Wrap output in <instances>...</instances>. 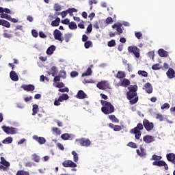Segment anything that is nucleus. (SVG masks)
Wrapping results in <instances>:
<instances>
[{
  "label": "nucleus",
  "mask_w": 175,
  "mask_h": 175,
  "mask_svg": "<svg viewBox=\"0 0 175 175\" xmlns=\"http://www.w3.org/2000/svg\"><path fill=\"white\" fill-rule=\"evenodd\" d=\"M144 128L148 132H150L154 129V123L150 122L147 119H144L143 124L138 123L136 127L130 131V133L135 135V137L137 140H139L142 137L141 131H143Z\"/></svg>",
  "instance_id": "1"
},
{
  "label": "nucleus",
  "mask_w": 175,
  "mask_h": 175,
  "mask_svg": "<svg viewBox=\"0 0 175 175\" xmlns=\"http://www.w3.org/2000/svg\"><path fill=\"white\" fill-rule=\"evenodd\" d=\"M128 89L129 91L127 92V99L130 100L131 105H135V103H137V101L139 100V97H135L137 96V85H130ZM133 98H135L132 99Z\"/></svg>",
  "instance_id": "2"
},
{
  "label": "nucleus",
  "mask_w": 175,
  "mask_h": 175,
  "mask_svg": "<svg viewBox=\"0 0 175 175\" xmlns=\"http://www.w3.org/2000/svg\"><path fill=\"white\" fill-rule=\"evenodd\" d=\"M100 103L102 105L101 111L104 113V114H111V113H114L115 108L114 106L112 105L111 103L106 100H101Z\"/></svg>",
  "instance_id": "3"
},
{
  "label": "nucleus",
  "mask_w": 175,
  "mask_h": 175,
  "mask_svg": "<svg viewBox=\"0 0 175 175\" xmlns=\"http://www.w3.org/2000/svg\"><path fill=\"white\" fill-rule=\"evenodd\" d=\"M9 167H10V163L6 161V159H5V157H1L0 161V170H2L3 172H6V170H8Z\"/></svg>",
  "instance_id": "4"
},
{
  "label": "nucleus",
  "mask_w": 175,
  "mask_h": 175,
  "mask_svg": "<svg viewBox=\"0 0 175 175\" xmlns=\"http://www.w3.org/2000/svg\"><path fill=\"white\" fill-rule=\"evenodd\" d=\"M96 87L98 88V90H103V91L105 90H110V88H110V84L109 82H107V81H101L98 82Z\"/></svg>",
  "instance_id": "5"
},
{
  "label": "nucleus",
  "mask_w": 175,
  "mask_h": 175,
  "mask_svg": "<svg viewBox=\"0 0 175 175\" xmlns=\"http://www.w3.org/2000/svg\"><path fill=\"white\" fill-rule=\"evenodd\" d=\"M128 51L131 54H134L136 58H139L140 57V49H139L137 46H130L128 47Z\"/></svg>",
  "instance_id": "6"
},
{
  "label": "nucleus",
  "mask_w": 175,
  "mask_h": 175,
  "mask_svg": "<svg viewBox=\"0 0 175 175\" xmlns=\"http://www.w3.org/2000/svg\"><path fill=\"white\" fill-rule=\"evenodd\" d=\"M76 142L82 147H90L91 146V141L87 138L77 139Z\"/></svg>",
  "instance_id": "7"
},
{
  "label": "nucleus",
  "mask_w": 175,
  "mask_h": 175,
  "mask_svg": "<svg viewBox=\"0 0 175 175\" xmlns=\"http://www.w3.org/2000/svg\"><path fill=\"white\" fill-rule=\"evenodd\" d=\"M2 129L5 133H7V135H16V132L17 129L14 127H9L6 126H3Z\"/></svg>",
  "instance_id": "8"
},
{
  "label": "nucleus",
  "mask_w": 175,
  "mask_h": 175,
  "mask_svg": "<svg viewBox=\"0 0 175 175\" xmlns=\"http://www.w3.org/2000/svg\"><path fill=\"white\" fill-rule=\"evenodd\" d=\"M153 166H159L161 167V166H164L165 170H169V166H167V164L166 162L162 160H159V161H154L152 163Z\"/></svg>",
  "instance_id": "9"
},
{
  "label": "nucleus",
  "mask_w": 175,
  "mask_h": 175,
  "mask_svg": "<svg viewBox=\"0 0 175 175\" xmlns=\"http://www.w3.org/2000/svg\"><path fill=\"white\" fill-rule=\"evenodd\" d=\"M64 167H77V164L72 160H66L62 163Z\"/></svg>",
  "instance_id": "10"
},
{
  "label": "nucleus",
  "mask_w": 175,
  "mask_h": 175,
  "mask_svg": "<svg viewBox=\"0 0 175 175\" xmlns=\"http://www.w3.org/2000/svg\"><path fill=\"white\" fill-rule=\"evenodd\" d=\"M53 36L56 40H59V42H61V43H62V42H64V39H62V33H61V31H59L58 29H55L53 31Z\"/></svg>",
  "instance_id": "11"
},
{
  "label": "nucleus",
  "mask_w": 175,
  "mask_h": 175,
  "mask_svg": "<svg viewBox=\"0 0 175 175\" xmlns=\"http://www.w3.org/2000/svg\"><path fill=\"white\" fill-rule=\"evenodd\" d=\"M143 140L145 143L149 144L150 143H152V142H155V138L152 135H147L143 137Z\"/></svg>",
  "instance_id": "12"
},
{
  "label": "nucleus",
  "mask_w": 175,
  "mask_h": 175,
  "mask_svg": "<svg viewBox=\"0 0 175 175\" xmlns=\"http://www.w3.org/2000/svg\"><path fill=\"white\" fill-rule=\"evenodd\" d=\"M21 88H23L24 91H27V92H29V91H35V86L33 85H22L21 86Z\"/></svg>",
  "instance_id": "13"
},
{
  "label": "nucleus",
  "mask_w": 175,
  "mask_h": 175,
  "mask_svg": "<svg viewBox=\"0 0 175 175\" xmlns=\"http://www.w3.org/2000/svg\"><path fill=\"white\" fill-rule=\"evenodd\" d=\"M143 90H145L147 94H152V91H153L152 85H151V83L148 82L144 85Z\"/></svg>",
  "instance_id": "14"
},
{
  "label": "nucleus",
  "mask_w": 175,
  "mask_h": 175,
  "mask_svg": "<svg viewBox=\"0 0 175 175\" xmlns=\"http://www.w3.org/2000/svg\"><path fill=\"white\" fill-rule=\"evenodd\" d=\"M122 27V24L119 23H115L112 25V28H116V31H117V33L116 35H121V33H122L123 31H122V28H121Z\"/></svg>",
  "instance_id": "15"
},
{
  "label": "nucleus",
  "mask_w": 175,
  "mask_h": 175,
  "mask_svg": "<svg viewBox=\"0 0 175 175\" xmlns=\"http://www.w3.org/2000/svg\"><path fill=\"white\" fill-rule=\"evenodd\" d=\"M108 126L111 128V129H113L114 132H120V131L122 130V127L120 125H114L113 123H109L108 124Z\"/></svg>",
  "instance_id": "16"
},
{
  "label": "nucleus",
  "mask_w": 175,
  "mask_h": 175,
  "mask_svg": "<svg viewBox=\"0 0 175 175\" xmlns=\"http://www.w3.org/2000/svg\"><path fill=\"white\" fill-rule=\"evenodd\" d=\"M33 139L38 142L39 144H44L46 143V139L43 137H38V135H33Z\"/></svg>",
  "instance_id": "17"
},
{
  "label": "nucleus",
  "mask_w": 175,
  "mask_h": 175,
  "mask_svg": "<svg viewBox=\"0 0 175 175\" xmlns=\"http://www.w3.org/2000/svg\"><path fill=\"white\" fill-rule=\"evenodd\" d=\"M131 85V81L129 79H123L122 81H121L120 83L118 85V87H124L126 88V87Z\"/></svg>",
  "instance_id": "18"
},
{
  "label": "nucleus",
  "mask_w": 175,
  "mask_h": 175,
  "mask_svg": "<svg viewBox=\"0 0 175 175\" xmlns=\"http://www.w3.org/2000/svg\"><path fill=\"white\" fill-rule=\"evenodd\" d=\"M10 77L12 81H18V75H17L16 71L12 70L10 73Z\"/></svg>",
  "instance_id": "19"
},
{
  "label": "nucleus",
  "mask_w": 175,
  "mask_h": 175,
  "mask_svg": "<svg viewBox=\"0 0 175 175\" xmlns=\"http://www.w3.org/2000/svg\"><path fill=\"white\" fill-rule=\"evenodd\" d=\"M77 99H85L87 94L83 90H79L76 96Z\"/></svg>",
  "instance_id": "20"
},
{
  "label": "nucleus",
  "mask_w": 175,
  "mask_h": 175,
  "mask_svg": "<svg viewBox=\"0 0 175 175\" xmlns=\"http://www.w3.org/2000/svg\"><path fill=\"white\" fill-rule=\"evenodd\" d=\"M167 159L169 162H172L174 165H175V154L174 153H169L167 154Z\"/></svg>",
  "instance_id": "21"
},
{
  "label": "nucleus",
  "mask_w": 175,
  "mask_h": 175,
  "mask_svg": "<svg viewBox=\"0 0 175 175\" xmlns=\"http://www.w3.org/2000/svg\"><path fill=\"white\" fill-rule=\"evenodd\" d=\"M166 75L169 79H174L175 77V72L173 68H169L166 72Z\"/></svg>",
  "instance_id": "22"
},
{
  "label": "nucleus",
  "mask_w": 175,
  "mask_h": 175,
  "mask_svg": "<svg viewBox=\"0 0 175 175\" xmlns=\"http://www.w3.org/2000/svg\"><path fill=\"white\" fill-rule=\"evenodd\" d=\"M158 54L159 57H169V53H167V51H165L164 49H159L158 51Z\"/></svg>",
  "instance_id": "23"
},
{
  "label": "nucleus",
  "mask_w": 175,
  "mask_h": 175,
  "mask_svg": "<svg viewBox=\"0 0 175 175\" xmlns=\"http://www.w3.org/2000/svg\"><path fill=\"white\" fill-rule=\"evenodd\" d=\"M136 151H137V155H139V157H146V155H147L146 154V150L142 146L140 147V150L139 149H137Z\"/></svg>",
  "instance_id": "24"
},
{
  "label": "nucleus",
  "mask_w": 175,
  "mask_h": 175,
  "mask_svg": "<svg viewBox=\"0 0 175 175\" xmlns=\"http://www.w3.org/2000/svg\"><path fill=\"white\" fill-rule=\"evenodd\" d=\"M57 73H58V70L57 69V67L52 66V68L50 70V72H49V75H51L53 77H55Z\"/></svg>",
  "instance_id": "25"
},
{
  "label": "nucleus",
  "mask_w": 175,
  "mask_h": 175,
  "mask_svg": "<svg viewBox=\"0 0 175 175\" xmlns=\"http://www.w3.org/2000/svg\"><path fill=\"white\" fill-rule=\"evenodd\" d=\"M54 51H55V46L51 45L47 49L46 54L48 55H51L52 54H53Z\"/></svg>",
  "instance_id": "26"
},
{
  "label": "nucleus",
  "mask_w": 175,
  "mask_h": 175,
  "mask_svg": "<svg viewBox=\"0 0 175 175\" xmlns=\"http://www.w3.org/2000/svg\"><path fill=\"white\" fill-rule=\"evenodd\" d=\"M59 23H61V18L59 17H57L55 21H53L51 23L52 27H58L59 25Z\"/></svg>",
  "instance_id": "27"
},
{
  "label": "nucleus",
  "mask_w": 175,
  "mask_h": 175,
  "mask_svg": "<svg viewBox=\"0 0 175 175\" xmlns=\"http://www.w3.org/2000/svg\"><path fill=\"white\" fill-rule=\"evenodd\" d=\"M3 144H11L13 143V138L12 137H8L2 141Z\"/></svg>",
  "instance_id": "28"
},
{
  "label": "nucleus",
  "mask_w": 175,
  "mask_h": 175,
  "mask_svg": "<svg viewBox=\"0 0 175 175\" xmlns=\"http://www.w3.org/2000/svg\"><path fill=\"white\" fill-rule=\"evenodd\" d=\"M60 102H64V100H68L69 99V95L67 94H63L62 95L59 96L58 98Z\"/></svg>",
  "instance_id": "29"
},
{
  "label": "nucleus",
  "mask_w": 175,
  "mask_h": 175,
  "mask_svg": "<svg viewBox=\"0 0 175 175\" xmlns=\"http://www.w3.org/2000/svg\"><path fill=\"white\" fill-rule=\"evenodd\" d=\"M109 120H111V121L112 122H114L116 124H119L120 123V120H118V118H117V117H116L115 115H110L109 116Z\"/></svg>",
  "instance_id": "30"
},
{
  "label": "nucleus",
  "mask_w": 175,
  "mask_h": 175,
  "mask_svg": "<svg viewBox=\"0 0 175 175\" xmlns=\"http://www.w3.org/2000/svg\"><path fill=\"white\" fill-rule=\"evenodd\" d=\"M32 111V116H36V114H38V111H39V106L37 104L33 105Z\"/></svg>",
  "instance_id": "31"
},
{
  "label": "nucleus",
  "mask_w": 175,
  "mask_h": 175,
  "mask_svg": "<svg viewBox=\"0 0 175 175\" xmlns=\"http://www.w3.org/2000/svg\"><path fill=\"white\" fill-rule=\"evenodd\" d=\"M125 76H126L125 72H124V71H118L117 75H116V77L117 79H125Z\"/></svg>",
  "instance_id": "32"
},
{
  "label": "nucleus",
  "mask_w": 175,
  "mask_h": 175,
  "mask_svg": "<svg viewBox=\"0 0 175 175\" xmlns=\"http://www.w3.org/2000/svg\"><path fill=\"white\" fill-rule=\"evenodd\" d=\"M92 75V70L91 68H88L86 70V72H83L82 74V77H85V76H91Z\"/></svg>",
  "instance_id": "33"
},
{
  "label": "nucleus",
  "mask_w": 175,
  "mask_h": 175,
  "mask_svg": "<svg viewBox=\"0 0 175 175\" xmlns=\"http://www.w3.org/2000/svg\"><path fill=\"white\" fill-rule=\"evenodd\" d=\"M31 159L32 161L36 162L37 163H38V162H40V157L38 156V154H33L31 155Z\"/></svg>",
  "instance_id": "34"
},
{
  "label": "nucleus",
  "mask_w": 175,
  "mask_h": 175,
  "mask_svg": "<svg viewBox=\"0 0 175 175\" xmlns=\"http://www.w3.org/2000/svg\"><path fill=\"white\" fill-rule=\"evenodd\" d=\"M0 13H1V14H5V13H8L10 14L11 11H10V9H8V8L3 9V8L0 7Z\"/></svg>",
  "instance_id": "35"
},
{
  "label": "nucleus",
  "mask_w": 175,
  "mask_h": 175,
  "mask_svg": "<svg viewBox=\"0 0 175 175\" xmlns=\"http://www.w3.org/2000/svg\"><path fill=\"white\" fill-rule=\"evenodd\" d=\"M68 27L70 29H77V25L75 22H70L69 23Z\"/></svg>",
  "instance_id": "36"
},
{
  "label": "nucleus",
  "mask_w": 175,
  "mask_h": 175,
  "mask_svg": "<svg viewBox=\"0 0 175 175\" xmlns=\"http://www.w3.org/2000/svg\"><path fill=\"white\" fill-rule=\"evenodd\" d=\"M72 155H73L74 162H77V161H79V154H77V152H76V151H72Z\"/></svg>",
  "instance_id": "37"
},
{
  "label": "nucleus",
  "mask_w": 175,
  "mask_h": 175,
  "mask_svg": "<svg viewBox=\"0 0 175 175\" xmlns=\"http://www.w3.org/2000/svg\"><path fill=\"white\" fill-rule=\"evenodd\" d=\"M0 17L1 18H5L6 20H8V21L12 20V16H10V15H8L7 14H1Z\"/></svg>",
  "instance_id": "38"
},
{
  "label": "nucleus",
  "mask_w": 175,
  "mask_h": 175,
  "mask_svg": "<svg viewBox=\"0 0 175 175\" xmlns=\"http://www.w3.org/2000/svg\"><path fill=\"white\" fill-rule=\"evenodd\" d=\"M67 13L70 14V16H72L73 13H77V10L76 8H68L66 10Z\"/></svg>",
  "instance_id": "39"
},
{
  "label": "nucleus",
  "mask_w": 175,
  "mask_h": 175,
  "mask_svg": "<svg viewBox=\"0 0 175 175\" xmlns=\"http://www.w3.org/2000/svg\"><path fill=\"white\" fill-rule=\"evenodd\" d=\"M138 75L143 76V77H148V73L145 70H138Z\"/></svg>",
  "instance_id": "40"
},
{
  "label": "nucleus",
  "mask_w": 175,
  "mask_h": 175,
  "mask_svg": "<svg viewBox=\"0 0 175 175\" xmlns=\"http://www.w3.org/2000/svg\"><path fill=\"white\" fill-rule=\"evenodd\" d=\"M85 49H90V47H92V41H86L84 43Z\"/></svg>",
  "instance_id": "41"
},
{
  "label": "nucleus",
  "mask_w": 175,
  "mask_h": 175,
  "mask_svg": "<svg viewBox=\"0 0 175 175\" xmlns=\"http://www.w3.org/2000/svg\"><path fill=\"white\" fill-rule=\"evenodd\" d=\"M16 175H29V172L24 170H18Z\"/></svg>",
  "instance_id": "42"
},
{
  "label": "nucleus",
  "mask_w": 175,
  "mask_h": 175,
  "mask_svg": "<svg viewBox=\"0 0 175 175\" xmlns=\"http://www.w3.org/2000/svg\"><path fill=\"white\" fill-rule=\"evenodd\" d=\"M70 38H72V34L67 33L64 35V40L66 42V43L69 42V40H70Z\"/></svg>",
  "instance_id": "43"
},
{
  "label": "nucleus",
  "mask_w": 175,
  "mask_h": 175,
  "mask_svg": "<svg viewBox=\"0 0 175 175\" xmlns=\"http://www.w3.org/2000/svg\"><path fill=\"white\" fill-rule=\"evenodd\" d=\"M108 47H114L116 46V40H111L107 43Z\"/></svg>",
  "instance_id": "44"
},
{
  "label": "nucleus",
  "mask_w": 175,
  "mask_h": 175,
  "mask_svg": "<svg viewBox=\"0 0 175 175\" xmlns=\"http://www.w3.org/2000/svg\"><path fill=\"white\" fill-rule=\"evenodd\" d=\"M62 79H66V71L65 70H61L59 71V75Z\"/></svg>",
  "instance_id": "45"
},
{
  "label": "nucleus",
  "mask_w": 175,
  "mask_h": 175,
  "mask_svg": "<svg viewBox=\"0 0 175 175\" xmlns=\"http://www.w3.org/2000/svg\"><path fill=\"white\" fill-rule=\"evenodd\" d=\"M152 70H159V69H161V66L158 63L153 64L152 66Z\"/></svg>",
  "instance_id": "46"
},
{
  "label": "nucleus",
  "mask_w": 175,
  "mask_h": 175,
  "mask_svg": "<svg viewBox=\"0 0 175 175\" xmlns=\"http://www.w3.org/2000/svg\"><path fill=\"white\" fill-rule=\"evenodd\" d=\"M70 137V136L68 134V133H64V134H62L61 135V138L63 139V140H69V138Z\"/></svg>",
  "instance_id": "47"
},
{
  "label": "nucleus",
  "mask_w": 175,
  "mask_h": 175,
  "mask_svg": "<svg viewBox=\"0 0 175 175\" xmlns=\"http://www.w3.org/2000/svg\"><path fill=\"white\" fill-rule=\"evenodd\" d=\"M3 27H5V28H10V23L8 21L3 20Z\"/></svg>",
  "instance_id": "48"
},
{
  "label": "nucleus",
  "mask_w": 175,
  "mask_h": 175,
  "mask_svg": "<svg viewBox=\"0 0 175 175\" xmlns=\"http://www.w3.org/2000/svg\"><path fill=\"white\" fill-rule=\"evenodd\" d=\"M53 8H54V10H55V12H59L61 11L62 7H61V5L55 3L54 5Z\"/></svg>",
  "instance_id": "49"
},
{
  "label": "nucleus",
  "mask_w": 175,
  "mask_h": 175,
  "mask_svg": "<svg viewBox=\"0 0 175 175\" xmlns=\"http://www.w3.org/2000/svg\"><path fill=\"white\" fill-rule=\"evenodd\" d=\"M55 87L57 88H64V87H65V83H64V82H57Z\"/></svg>",
  "instance_id": "50"
},
{
  "label": "nucleus",
  "mask_w": 175,
  "mask_h": 175,
  "mask_svg": "<svg viewBox=\"0 0 175 175\" xmlns=\"http://www.w3.org/2000/svg\"><path fill=\"white\" fill-rule=\"evenodd\" d=\"M152 159L153 161H161V159H162V157L161 156H158L157 154H153L152 157Z\"/></svg>",
  "instance_id": "51"
},
{
  "label": "nucleus",
  "mask_w": 175,
  "mask_h": 175,
  "mask_svg": "<svg viewBox=\"0 0 175 175\" xmlns=\"http://www.w3.org/2000/svg\"><path fill=\"white\" fill-rule=\"evenodd\" d=\"M52 131L55 132V133H56L57 135H61V130H59V129H58L57 127H53L52 129Z\"/></svg>",
  "instance_id": "52"
},
{
  "label": "nucleus",
  "mask_w": 175,
  "mask_h": 175,
  "mask_svg": "<svg viewBox=\"0 0 175 175\" xmlns=\"http://www.w3.org/2000/svg\"><path fill=\"white\" fill-rule=\"evenodd\" d=\"M127 146L131 148H137V145L134 142H129Z\"/></svg>",
  "instance_id": "53"
},
{
  "label": "nucleus",
  "mask_w": 175,
  "mask_h": 175,
  "mask_svg": "<svg viewBox=\"0 0 175 175\" xmlns=\"http://www.w3.org/2000/svg\"><path fill=\"white\" fill-rule=\"evenodd\" d=\"M113 18L111 17H107L105 20V23L106 24H112V23H113Z\"/></svg>",
  "instance_id": "54"
},
{
  "label": "nucleus",
  "mask_w": 175,
  "mask_h": 175,
  "mask_svg": "<svg viewBox=\"0 0 175 175\" xmlns=\"http://www.w3.org/2000/svg\"><path fill=\"white\" fill-rule=\"evenodd\" d=\"M86 31H87L88 33H91V32H92V24H90L88 26Z\"/></svg>",
  "instance_id": "55"
},
{
  "label": "nucleus",
  "mask_w": 175,
  "mask_h": 175,
  "mask_svg": "<svg viewBox=\"0 0 175 175\" xmlns=\"http://www.w3.org/2000/svg\"><path fill=\"white\" fill-rule=\"evenodd\" d=\"M61 100H59V98H55L54 101V105L55 106H60L61 105Z\"/></svg>",
  "instance_id": "56"
},
{
  "label": "nucleus",
  "mask_w": 175,
  "mask_h": 175,
  "mask_svg": "<svg viewBox=\"0 0 175 175\" xmlns=\"http://www.w3.org/2000/svg\"><path fill=\"white\" fill-rule=\"evenodd\" d=\"M59 92H69V88H60L58 90Z\"/></svg>",
  "instance_id": "57"
},
{
  "label": "nucleus",
  "mask_w": 175,
  "mask_h": 175,
  "mask_svg": "<svg viewBox=\"0 0 175 175\" xmlns=\"http://www.w3.org/2000/svg\"><path fill=\"white\" fill-rule=\"evenodd\" d=\"M170 107V105L169 103H164L161 106V110H164V109H169Z\"/></svg>",
  "instance_id": "58"
},
{
  "label": "nucleus",
  "mask_w": 175,
  "mask_h": 175,
  "mask_svg": "<svg viewBox=\"0 0 175 175\" xmlns=\"http://www.w3.org/2000/svg\"><path fill=\"white\" fill-rule=\"evenodd\" d=\"M71 77H77V76H79V72L77 71H72L70 72Z\"/></svg>",
  "instance_id": "59"
},
{
  "label": "nucleus",
  "mask_w": 175,
  "mask_h": 175,
  "mask_svg": "<svg viewBox=\"0 0 175 175\" xmlns=\"http://www.w3.org/2000/svg\"><path fill=\"white\" fill-rule=\"evenodd\" d=\"M57 81H61V77L59 75L55 76L53 79V83H57Z\"/></svg>",
  "instance_id": "60"
},
{
  "label": "nucleus",
  "mask_w": 175,
  "mask_h": 175,
  "mask_svg": "<svg viewBox=\"0 0 175 175\" xmlns=\"http://www.w3.org/2000/svg\"><path fill=\"white\" fill-rule=\"evenodd\" d=\"M31 34H32V36H33V38H38V31H36V30L35 29L31 30Z\"/></svg>",
  "instance_id": "61"
},
{
  "label": "nucleus",
  "mask_w": 175,
  "mask_h": 175,
  "mask_svg": "<svg viewBox=\"0 0 175 175\" xmlns=\"http://www.w3.org/2000/svg\"><path fill=\"white\" fill-rule=\"evenodd\" d=\"M44 80H46V81H49V78H47L44 75H41L40 77V81H44Z\"/></svg>",
  "instance_id": "62"
},
{
  "label": "nucleus",
  "mask_w": 175,
  "mask_h": 175,
  "mask_svg": "<svg viewBox=\"0 0 175 175\" xmlns=\"http://www.w3.org/2000/svg\"><path fill=\"white\" fill-rule=\"evenodd\" d=\"M3 36V38H7L8 39H10V38H12V35L7 32H4Z\"/></svg>",
  "instance_id": "63"
},
{
  "label": "nucleus",
  "mask_w": 175,
  "mask_h": 175,
  "mask_svg": "<svg viewBox=\"0 0 175 175\" xmlns=\"http://www.w3.org/2000/svg\"><path fill=\"white\" fill-rule=\"evenodd\" d=\"M135 37L137 38V39H140V38H142V36H143V34H142V32H135Z\"/></svg>",
  "instance_id": "64"
}]
</instances>
